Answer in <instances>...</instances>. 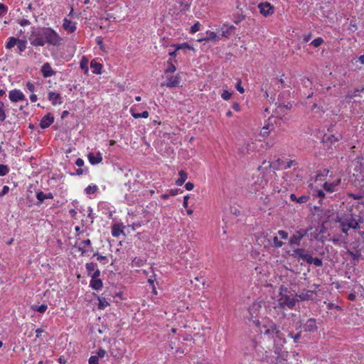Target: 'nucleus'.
Wrapping results in <instances>:
<instances>
[{
	"mask_svg": "<svg viewBox=\"0 0 364 364\" xmlns=\"http://www.w3.org/2000/svg\"><path fill=\"white\" fill-rule=\"evenodd\" d=\"M219 39V37L217 36V35L214 32H210L207 33V36L205 38V41H217Z\"/></svg>",
	"mask_w": 364,
	"mask_h": 364,
	"instance_id": "58836bf2",
	"label": "nucleus"
},
{
	"mask_svg": "<svg viewBox=\"0 0 364 364\" xmlns=\"http://www.w3.org/2000/svg\"><path fill=\"white\" fill-rule=\"evenodd\" d=\"M26 87L27 89L30 91V92H34L35 91V86L33 83H31V82H28L26 83Z\"/></svg>",
	"mask_w": 364,
	"mask_h": 364,
	"instance_id": "0e129e2a",
	"label": "nucleus"
},
{
	"mask_svg": "<svg viewBox=\"0 0 364 364\" xmlns=\"http://www.w3.org/2000/svg\"><path fill=\"white\" fill-rule=\"evenodd\" d=\"M18 23L21 26H28L31 24V22L28 19H26V18L21 19V21H18Z\"/></svg>",
	"mask_w": 364,
	"mask_h": 364,
	"instance_id": "680f3d73",
	"label": "nucleus"
},
{
	"mask_svg": "<svg viewBox=\"0 0 364 364\" xmlns=\"http://www.w3.org/2000/svg\"><path fill=\"white\" fill-rule=\"evenodd\" d=\"M8 11V7L4 4L0 3V16L6 14Z\"/></svg>",
	"mask_w": 364,
	"mask_h": 364,
	"instance_id": "864d4df0",
	"label": "nucleus"
},
{
	"mask_svg": "<svg viewBox=\"0 0 364 364\" xmlns=\"http://www.w3.org/2000/svg\"><path fill=\"white\" fill-rule=\"evenodd\" d=\"M290 199L292 201H296L298 203L302 204V203H306L309 200V197L308 196H301L297 198L295 194L291 193L290 195Z\"/></svg>",
	"mask_w": 364,
	"mask_h": 364,
	"instance_id": "b1692460",
	"label": "nucleus"
},
{
	"mask_svg": "<svg viewBox=\"0 0 364 364\" xmlns=\"http://www.w3.org/2000/svg\"><path fill=\"white\" fill-rule=\"evenodd\" d=\"M106 353L107 352L104 349L100 348L97 353L96 356H98V358H103L106 355Z\"/></svg>",
	"mask_w": 364,
	"mask_h": 364,
	"instance_id": "052dcab7",
	"label": "nucleus"
},
{
	"mask_svg": "<svg viewBox=\"0 0 364 364\" xmlns=\"http://www.w3.org/2000/svg\"><path fill=\"white\" fill-rule=\"evenodd\" d=\"M304 331L310 333L317 332L318 327L317 326V321L314 318H309L304 324Z\"/></svg>",
	"mask_w": 364,
	"mask_h": 364,
	"instance_id": "1a4fd4ad",
	"label": "nucleus"
},
{
	"mask_svg": "<svg viewBox=\"0 0 364 364\" xmlns=\"http://www.w3.org/2000/svg\"><path fill=\"white\" fill-rule=\"evenodd\" d=\"M181 82V75L177 73L176 75L167 78L166 82H162L161 86H166L168 88L179 87Z\"/></svg>",
	"mask_w": 364,
	"mask_h": 364,
	"instance_id": "423d86ee",
	"label": "nucleus"
},
{
	"mask_svg": "<svg viewBox=\"0 0 364 364\" xmlns=\"http://www.w3.org/2000/svg\"><path fill=\"white\" fill-rule=\"evenodd\" d=\"M176 70V67L173 64V63L171 61V59H169L167 61V67L164 70L165 74H169V73H173Z\"/></svg>",
	"mask_w": 364,
	"mask_h": 364,
	"instance_id": "c85d7f7f",
	"label": "nucleus"
},
{
	"mask_svg": "<svg viewBox=\"0 0 364 364\" xmlns=\"http://www.w3.org/2000/svg\"><path fill=\"white\" fill-rule=\"evenodd\" d=\"M315 289L314 290H304L299 294H296V298L299 299L301 301H309L313 299V296L316 292V289L319 287L318 284H314Z\"/></svg>",
	"mask_w": 364,
	"mask_h": 364,
	"instance_id": "0eeeda50",
	"label": "nucleus"
},
{
	"mask_svg": "<svg viewBox=\"0 0 364 364\" xmlns=\"http://www.w3.org/2000/svg\"><path fill=\"white\" fill-rule=\"evenodd\" d=\"M16 44H17V47H18V49L19 50L20 53L24 51L25 49L26 48V41L18 39Z\"/></svg>",
	"mask_w": 364,
	"mask_h": 364,
	"instance_id": "c9c22d12",
	"label": "nucleus"
},
{
	"mask_svg": "<svg viewBox=\"0 0 364 364\" xmlns=\"http://www.w3.org/2000/svg\"><path fill=\"white\" fill-rule=\"evenodd\" d=\"M264 328V333L269 334H275L277 336H279L280 333V330L274 323H272L269 327L263 326Z\"/></svg>",
	"mask_w": 364,
	"mask_h": 364,
	"instance_id": "f3484780",
	"label": "nucleus"
},
{
	"mask_svg": "<svg viewBox=\"0 0 364 364\" xmlns=\"http://www.w3.org/2000/svg\"><path fill=\"white\" fill-rule=\"evenodd\" d=\"M314 196L319 198L321 201L325 197V193L323 190H316L315 191Z\"/></svg>",
	"mask_w": 364,
	"mask_h": 364,
	"instance_id": "8fccbe9b",
	"label": "nucleus"
},
{
	"mask_svg": "<svg viewBox=\"0 0 364 364\" xmlns=\"http://www.w3.org/2000/svg\"><path fill=\"white\" fill-rule=\"evenodd\" d=\"M17 41L18 39L14 37H9L6 44V48L7 49L12 48L17 43Z\"/></svg>",
	"mask_w": 364,
	"mask_h": 364,
	"instance_id": "72a5a7b5",
	"label": "nucleus"
},
{
	"mask_svg": "<svg viewBox=\"0 0 364 364\" xmlns=\"http://www.w3.org/2000/svg\"><path fill=\"white\" fill-rule=\"evenodd\" d=\"M98 361H99L98 356H96V355H92L89 358V364H99Z\"/></svg>",
	"mask_w": 364,
	"mask_h": 364,
	"instance_id": "6e6d98bb",
	"label": "nucleus"
},
{
	"mask_svg": "<svg viewBox=\"0 0 364 364\" xmlns=\"http://www.w3.org/2000/svg\"><path fill=\"white\" fill-rule=\"evenodd\" d=\"M98 190V187L96 185L94 186H88L85 191L87 194H93Z\"/></svg>",
	"mask_w": 364,
	"mask_h": 364,
	"instance_id": "37998d69",
	"label": "nucleus"
},
{
	"mask_svg": "<svg viewBox=\"0 0 364 364\" xmlns=\"http://www.w3.org/2000/svg\"><path fill=\"white\" fill-rule=\"evenodd\" d=\"M364 91V87H363L361 89H355L353 95L350 96V97H358L360 96V92Z\"/></svg>",
	"mask_w": 364,
	"mask_h": 364,
	"instance_id": "bf43d9fd",
	"label": "nucleus"
},
{
	"mask_svg": "<svg viewBox=\"0 0 364 364\" xmlns=\"http://www.w3.org/2000/svg\"><path fill=\"white\" fill-rule=\"evenodd\" d=\"M87 158L92 165H96L102 161V156L100 152H98L96 155H94L92 153H90L87 155Z\"/></svg>",
	"mask_w": 364,
	"mask_h": 364,
	"instance_id": "6ab92c4d",
	"label": "nucleus"
},
{
	"mask_svg": "<svg viewBox=\"0 0 364 364\" xmlns=\"http://www.w3.org/2000/svg\"><path fill=\"white\" fill-rule=\"evenodd\" d=\"M36 198L38 202L36 203L37 205H41L43 203L46 199H52L53 198V194L50 192L45 193L43 191L38 190L36 192Z\"/></svg>",
	"mask_w": 364,
	"mask_h": 364,
	"instance_id": "f8f14e48",
	"label": "nucleus"
},
{
	"mask_svg": "<svg viewBox=\"0 0 364 364\" xmlns=\"http://www.w3.org/2000/svg\"><path fill=\"white\" fill-rule=\"evenodd\" d=\"M283 242L279 240L277 236H274L272 240V245L276 248H279L283 246Z\"/></svg>",
	"mask_w": 364,
	"mask_h": 364,
	"instance_id": "49530a36",
	"label": "nucleus"
},
{
	"mask_svg": "<svg viewBox=\"0 0 364 364\" xmlns=\"http://www.w3.org/2000/svg\"><path fill=\"white\" fill-rule=\"evenodd\" d=\"M258 9L259 12L264 16H269L274 14V8L269 2H262L259 4Z\"/></svg>",
	"mask_w": 364,
	"mask_h": 364,
	"instance_id": "6e6552de",
	"label": "nucleus"
},
{
	"mask_svg": "<svg viewBox=\"0 0 364 364\" xmlns=\"http://www.w3.org/2000/svg\"><path fill=\"white\" fill-rule=\"evenodd\" d=\"M235 27L232 25H223L221 28V36L225 38H229L232 33Z\"/></svg>",
	"mask_w": 364,
	"mask_h": 364,
	"instance_id": "a211bd4d",
	"label": "nucleus"
},
{
	"mask_svg": "<svg viewBox=\"0 0 364 364\" xmlns=\"http://www.w3.org/2000/svg\"><path fill=\"white\" fill-rule=\"evenodd\" d=\"M338 141V138L333 134H324L322 141L323 143L329 144L330 145L333 144L335 142Z\"/></svg>",
	"mask_w": 364,
	"mask_h": 364,
	"instance_id": "5701e85b",
	"label": "nucleus"
},
{
	"mask_svg": "<svg viewBox=\"0 0 364 364\" xmlns=\"http://www.w3.org/2000/svg\"><path fill=\"white\" fill-rule=\"evenodd\" d=\"M241 84H242L241 80H237V84H236L235 87H236L237 90L239 92H240L241 94H242V93H244L245 90H244V88H243V87L242 86V85H241Z\"/></svg>",
	"mask_w": 364,
	"mask_h": 364,
	"instance_id": "603ef678",
	"label": "nucleus"
},
{
	"mask_svg": "<svg viewBox=\"0 0 364 364\" xmlns=\"http://www.w3.org/2000/svg\"><path fill=\"white\" fill-rule=\"evenodd\" d=\"M75 164L79 168L82 167L84 166V161H83V159H82L81 158L77 159V160L75 161Z\"/></svg>",
	"mask_w": 364,
	"mask_h": 364,
	"instance_id": "69168bd1",
	"label": "nucleus"
},
{
	"mask_svg": "<svg viewBox=\"0 0 364 364\" xmlns=\"http://www.w3.org/2000/svg\"><path fill=\"white\" fill-rule=\"evenodd\" d=\"M123 232V230L119 228V226L117 224H114L112 228V235L113 237H119L121 233Z\"/></svg>",
	"mask_w": 364,
	"mask_h": 364,
	"instance_id": "2f4dec72",
	"label": "nucleus"
},
{
	"mask_svg": "<svg viewBox=\"0 0 364 364\" xmlns=\"http://www.w3.org/2000/svg\"><path fill=\"white\" fill-rule=\"evenodd\" d=\"M48 99L52 102L53 105H56L57 104L60 105L63 103L61 100V95L59 93H55L53 91L48 92Z\"/></svg>",
	"mask_w": 364,
	"mask_h": 364,
	"instance_id": "dca6fc26",
	"label": "nucleus"
},
{
	"mask_svg": "<svg viewBox=\"0 0 364 364\" xmlns=\"http://www.w3.org/2000/svg\"><path fill=\"white\" fill-rule=\"evenodd\" d=\"M179 192H181V191H180V189H177V188H176V189H171V190L170 191V193H169V195H170V196H174L178 195Z\"/></svg>",
	"mask_w": 364,
	"mask_h": 364,
	"instance_id": "774afa93",
	"label": "nucleus"
},
{
	"mask_svg": "<svg viewBox=\"0 0 364 364\" xmlns=\"http://www.w3.org/2000/svg\"><path fill=\"white\" fill-rule=\"evenodd\" d=\"M130 112H131L132 117L135 119H139L141 117L147 118L149 115V114L147 111H144L141 113H137L135 112V109L133 107L131 108Z\"/></svg>",
	"mask_w": 364,
	"mask_h": 364,
	"instance_id": "cd10ccee",
	"label": "nucleus"
},
{
	"mask_svg": "<svg viewBox=\"0 0 364 364\" xmlns=\"http://www.w3.org/2000/svg\"><path fill=\"white\" fill-rule=\"evenodd\" d=\"M336 221L340 223L342 232L345 233L346 235H348V232L350 229V228H348L345 223H343V222L341 221L337 218L336 219Z\"/></svg>",
	"mask_w": 364,
	"mask_h": 364,
	"instance_id": "79ce46f5",
	"label": "nucleus"
},
{
	"mask_svg": "<svg viewBox=\"0 0 364 364\" xmlns=\"http://www.w3.org/2000/svg\"><path fill=\"white\" fill-rule=\"evenodd\" d=\"M262 301L254 302L248 309V313L252 318H256L259 314V311L262 309Z\"/></svg>",
	"mask_w": 364,
	"mask_h": 364,
	"instance_id": "9b49d317",
	"label": "nucleus"
},
{
	"mask_svg": "<svg viewBox=\"0 0 364 364\" xmlns=\"http://www.w3.org/2000/svg\"><path fill=\"white\" fill-rule=\"evenodd\" d=\"M87 173H88L87 168H79L75 169V173H70V174L71 176H81L83 174H87Z\"/></svg>",
	"mask_w": 364,
	"mask_h": 364,
	"instance_id": "e433bc0d",
	"label": "nucleus"
},
{
	"mask_svg": "<svg viewBox=\"0 0 364 364\" xmlns=\"http://www.w3.org/2000/svg\"><path fill=\"white\" fill-rule=\"evenodd\" d=\"M314 264L316 267H321L323 265V262L321 258L313 257L311 255L308 264Z\"/></svg>",
	"mask_w": 364,
	"mask_h": 364,
	"instance_id": "7c9ffc66",
	"label": "nucleus"
},
{
	"mask_svg": "<svg viewBox=\"0 0 364 364\" xmlns=\"http://www.w3.org/2000/svg\"><path fill=\"white\" fill-rule=\"evenodd\" d=\"M98 300H99L98 308L100 309H105L107 306H108L109 305V304L108 303V301H107V299L105 297H99Z\"/></svg>",
	"mask_w": 364,
	"mask_h": 364,
	"instance_id": "473e14b6",
	"label": "nucleus"
},
{
	"mask_svg": "<svg viewBox=\"0 0 364 364\" xmlns=\"http://www.w3.org/2000/svg\"><path fill=\"white\" fill-rule=\"evenodd\" d=\"M88 60L85 57H82V58L80 60V68L85 70V73L88 72V67H87Z\"/></svg>",
	"mask_w": 364,
	"mask_h": 364,
	"instance_id": "ea45409f",
	"label": "nucleus"
},
{
	"mask_svg": "<svg viewBox=\"0 0 364 364\" xmlns=\"http://www.w3.org/2000/svg\"><path fill=\"white\" fill-rule=\"evenodd\" d=\"M85 268L87 272V275L90 276L92 272H94L97 268V264L94 262L86 263Z\"/></svg>",
	"mask_w": 364,
	"mask_h": 364,
	"instance_id": "c756f323",
	"label": "nucleus"
},
{
	"mask_svg": "<svg viewBox=\"0 0 364 364\" xmlns=\"http://www.w3.org/2000/svg\"><path fill=\"white\" fill-rule=\"evenodd\" d=\"M324 42L323 39L321 37H318L313 40L310 45L313 46L315 48L319 47L321 44H323Z\"/></svg>",
	"mask_w": 364,
	"mask_h": 364,
	"instance_id": "4c0bfd02",
	"label": "nucleus"
},
{
	"mask_svg": "<svg viewBox=\"0 0 364 364\" xmlns=\"http://www.w3.org/2000/svg\"><path fill=\"white\" fill-rule=\"evenodd\" d=\"M9 172L7 165L0 164V176H6Z\"/></svg>",
	"mask_w": 364,
	"mask_h": 364,
	"instance_id": "a18cd8bd",
	"label": "nucleus"
},
{
	"mask_svg": "<svg viewBox=\"0 0 364 364\" xmlns=\"http://www.w3.org/2000/svg\"><path fill=\"white\" fill-rule=\"evenodd\" d=\"M9 191V188L7 186H4L0 192V197L4 196V195L7 194Z\"/></svg>",
	"mask_w": 364,
	"mask_h": 364,
	"instance_id": "e2e57ef3",
	"label": "nucleus"
},
{
	"mask_svg": "<svg viewBox=\"0 0 364 364\" xmlns=\"http://www.w3.org/2000/svg\"><path fill=\"white\" fill-rule=\"evenodd\" d=\"M63 28L69 33H73L76 31V23L65 18L63 19Z\"/></svg>",
	"mask_w": 364,
	"mask_h": 364,
	"instance_id": "2eb2a0df",
	"label": "nucleus"
},
{
	"mask_svg": "<svg viewBox=\"0 0 364 364\" xmlns=\"http://www.w3.org/2000/svg\"><path fill=\"white\" fill-rule=\"evenodd\" d=\"M29 41L33 46H44L46 44L60 46L63 39L50 27H42L31 32Z\"/></svg>",
	"mask_w": 364,
	"mask_h": 364,
	"instance_id": "f257e3e1",
	"label": "nucleus"
},
{
	"mask_svg": "<svg viewBox=\"0 0 364 364\" xmlns=\"http://www.w3.org/2000/svg\"><path fill=\"white\" fill-rule=\"evenodd\" d=\"M9 97L13 102H17L26 100L24 94L20 90L17 89L11 90L9 94Z\"/></svg>",
	"mask_w": 364,
	"mask_h": 364,
	"instance_id": "9d476101",
	"label": "nucleus"
},
{
	"mask_svg": "<svg viewBox=\"0 0 364 364\" xmlns=\"http://www.w3.org/2000/svg\"><path fill=\"white\" fill-rule=\"evenodd\" d=\"M292 256L296 258L298 261L303 260L308 264L311 255L304 248H296L293 250Z\"/></svg>",
	"mask_w": 364,
	"mask_h": 364,
	"instance_id": "39448f33",
	"label": "nucleus"
},
{
	"mask_svg": "<svg viewBox=\"0 0 364 364\" xmlns=\"http://www.w3.org/2000/svg\"><path fill=\"white\" fill-rule=\"evenodd\" d=\"M200 23L198 21H197L191 27L190 32L192 33H196L197 31H198L200 30Z\"/></svg>",
	"mask_w": 364,
	"mask_h": 364,
	"instance_id": "09e8293b",
	"label": "nucleus"
},
{
	"mask_svg": "<svg viewBox=\"0 0 364 364\" xmlns=\"http://www.w3.org/2000/svg\"><path fill=\"white\" fill-rule=\"evenodd\" d=\"M102 18H105L107 21H114L115 19V18L112 16V14H109V13H105L103 16H102Z\"/></svg>",
	"mask_w": 364,
	"mask_h": 364,
	"instance_id": "13d9d810",
	"label": "nucleus"
},
{
	"mask_svg": "<svg viewBox=\"0 0 364 364\" xmlns=\"http://www.w3.org/2000/svg\"><path fill=\"white\" fill-rule=\"evenodd\" d=\"M41 73L43 76V77H49L51 76H53L55 75L56 72L53 70L50 65L49 63H45L41 68Z\"/></svg>",
	"mask_w": 364,
	"mask_h": 364,
	"instance_id": "ddd939ff",
	"label": "nucleus"
},
{
	"mask_svg": "<svg viewBox=\"0 0 364 364\" xmlns=\"http://www.w3.org/2000/svg\"><path fill=\"white\" fill-rule=\"evenodd\" d=\"M287 336L292 338L294 341V343H297L299 342V341L301 338L302 331H299L297 333H294L292 331L287 329Z\"/></svg>",
	"mask_w": 364,
	"mask_h": 364,
	"instance_id": "393cba45",
	"label": "nucleus"
},
{
	"mask_svg": "<svg viewBox=\"0 0 364 364\" xmlns=\"http://www.w3.org/2000/svg\"><path fill=\"white\" fill-rule=\"evenodd\" d=\"M54 122V117L50 114L48 113L41 120L40 127L41 129H46L49 127Z\"/></svg>",
	"mask_w": 364,
	"mask_h": 364,
	"instance_id": "4468645a",
	"label": "nucleus"
},
{
	"mask_svg": "<svg viewBox=\"0 0 364 364\" xmlns=\"http://www.w3.org/2000/svg\"><path fill=\"white\" fill-rule=\"evenodd\" d=\"M185 188L187 191H191L194 188V184L191 182H188L186 183Z\"/></svg>",
	"mask_w": 364,
	"mask_h": 364,
	"instance_id": "338daca9",
	"label": "nucleus"
},
{
	"mask_svg": "<svg viewBox=\"0 0 364 364\" xmlns=\"http://www.w3.org/2000/svg\"><path fill=\"white\" fill-rule=\"evenodd\" d=\"M90 67L93 69L92 73L95 74H100L102 65L101 63H97L92 60L90 63Z\"/></svg>",
	"mask_w": 364,
	"mask_h": 364,
	"instance_id": "bb28decb",
	"label": "nucleus"
},
{
	"mask_svg": "<svg viewBox=\"0 0 364 364\" xmlns=\"http://www.w3.org/2000/svg\"><path fill=\"white\" fill-rule=\"evenodd\" d=\"M284 164L285 162L283 160L279 159L269 164V167L273 170L283 169V166H284Z\"/></svg>",
	"mask_w": 364,
	"mask_h": 364,
	"instance_id": "a878e982",
	"label": "nucleus"
},
{
	"mask_svg": "<svg viewBox=\"0 0 364 364\" xmlns=\"http://www.w3.org/2000/svg\"><path fill=\"white\" fill-rule=\"evenodd\" d=\"M348 254L350 256V257L352 258V259L356 260V261H358L360 259V256H361L360 252H358V251L355 252H351V251H348Z\"/></svg>",
	"mask_w": 364,
	"mask_h": 364,
	"instance_id": "de8ad7c7",
	"label": "nucleus"
},
{
	"mask_svg": "<svg viewBox=\"0 0 364 364\" xmlns=\"http://www.w3.org/2000/svg\"><path fill=\"white\" fill-rule=\"evenodd\" d=\"M48 309V306L46 304H41V306H33L32 309L38 311L39 313H44Z\"/></svg>",
	"mask_w": 364,
	"mask_h": 364,
	"instance_id": "f704fd0d",
	"label": "nucleus"
},
{
	"mask_svg": "<svg viewBox=\"0 0 364 364\" xmlns=\"http://www.w3.org/2000/svg\"><path fill=\"white\" fill-rule=\"evenodd\" d=\"M292 166L298 167V163L295 160H289L288 162L285 163L283 169H287Z\"/></svg>",
	"mask_w": 364,
	"mask_h": 364,
	"instance_id": "c03bdc74",
	"label": "nucleus"
},
{
	"mask_svg": "<svg viewBox=\"0 0 364 364\" xmlns=\"http://www.w3.org/2000/svg\"><path fill=\"white\" fill-rule=\"evenodd\" d=\"M90 287L95 290H100L103 287L102 281L100 279H91Z\"/></svg>",
	"mask_w": 364,
	"mask_h": 364,
	"instance_id": "412c9836",
	"label": "nucleus"
},
{
	"mask_svg": "<svg viewBox=\"0 0 364 364\" xmlns=\"http://www.w3.org/2000/svg\"><path fill=\"white\" fill-rule=\"evenodd\" d=\"M340 181V180H338L336 183H324L323 186L324 191L328 193H333L336 191V188L338 185Z\"/></svg>",
	"mask_w": 364,
	"mask_h": 364,
	"instance_id": "aec40b11",
	"label": "nucleus"
},
{
	"mask_svg": "<svg viewBox=\"0 0 364 364\" xmlns=\"http://www.w3.org/2000/svg\"><path fill=\"white\" fill-rule=\"evenodd\" d=\"M298 301L299 299L294 296L293 291H290L287 287L284 286L279 287V295L277 301V306L282 309H292Z\"/></svg>",
	"mask_w": 364,
	"mask_h": 364,
	"instance_id": "f03ea898",
	"label": "nucleus"
},
{
	"mask_svg": "<svg viewBox=\"0 0 364 364\" xmlns=\"http://www.w3.org/2000/svg\"><path fill=\"white\" fill-rule=\"evenodd\" d=\"M221 97L225 100H228L232 97V93L228 92V90H224L221 95Z\"/></svg>",
	"mask_w": 364,
	"mask_h": 364,
	"instance_id": "3c124183",
	"label": "nucleus"
},
{
	"mask_svg": "<svg viewBox=\"0 0 364 364\" xmlns=\"http://www.w3.org/2000/svg\"><path fill=\"white\" fill-rule=\"evenodd\" d=\"M93 257H97V260L103 264L108 263V259L106 256L99 255V254L97 252L93 255Z\"/></svg>",
	"mask_w": 364,
	"mask_h": 364,
	"instance_id": "a19ab883",
	"label": "nucleus"
},
{
	"mask_svg": "<svg viewBox=\"0 0 364 364\" xmlns=\"http://www.w3.org/2000/svg\"><path fill=\"white\" fill-rule=\"evenodd\" d=\"M100 276V271L99 269H96L93 273L90 276L91 277V279H99L98 277Z\"/></svg>",
	"mask_w": 364,
	"mask_h": 364,
	"instance_id": "5fc2aeb1",
	"label": "nucleus"
},
{
	"mask_svg": "<svg viewBox=\"0 0 364 364\" xmlns=\"http://www.w3.org/2000/svg\"><path fill=\"white\" fill-rule=\"evenodd\" d=\"M336 218L343 222V223H345L348 228L352 229H358L360 228V224L364 223V219L361 216L358 215L356 218L353 217L352 214L345 217L337 215Z\"/></svg>",
	"mask_w": 364,
	"mask_h": 364,
	"instance_id": "7ed1b4c3",
	"label": "nucleus"
},
{
	"mask_svg": "<svg viewBox=\"0 0 364 364\" xmlns=\"http://www.w3.org/2000/svg\"><path fill=\"white\" fill-rule=\"evenodd\" d=\"M178 175L179 178L176 180V184L178 186H181L185 183V181L188 178V174L185 171L181 170L178 172Z\"/></svg>",
	"mask_w": 364,
	"mask_h": 364,
	"instance_id": "4be33fe9",
	"label": "nucleus"
},
{
	"mask_svg": "<svg viewBox=\"0 0 364 364\" xmlns=\"http://www.w3.org/2000/svg\"><path fill=\"white\" fill-rule=\"evenodd\" d=\"M312 228L303 229L300 228L297 230L294 235H292L289 239L290 246H299L301 244V239L305 236H309V232Z\"/></svg>",
	"mask_w": 364,
	"mask_h": 364,
	"instance_id": "20e7f679",
	"label": "nucleus"
},
{
	"mask_svg": "<svg viewBox=\"0 0 364 364\" xmlns=\"http://www.w3.org/2000/svg\"><path fill=\"white\" fill-rule=\"evenodd\" d=\"M278 235L280 236V237L283 240H286L288 238V232L284 230H279Z\"/></svg>",
	"mask_w": 364,
	"mask_h": 364,
	"instance_id": "4d7b16f0",
	"label": "nucleus"
}]
</instances>
